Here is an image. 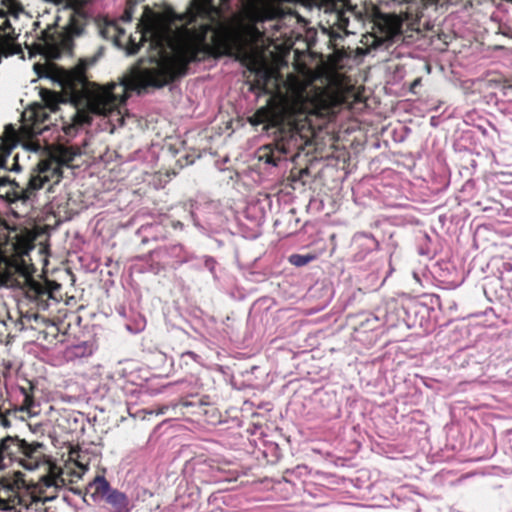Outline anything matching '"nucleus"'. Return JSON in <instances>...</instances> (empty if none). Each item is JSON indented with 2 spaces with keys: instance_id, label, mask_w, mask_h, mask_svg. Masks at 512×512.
I'll return each mask as SVG.
<instances>
[{
  "instance_id": "obj_6",
  "label": "nucleus",
  "mask_w": 512,
  "mask_h": 512,
  "mask_svg": "<svg viewBox=\"0 0 512 512\" xmlns=\"http://www.w3.org/2000/svg\"><path fill=\"white\" fill-rule=\"evenodd\" d=\"M66 485V479L63 477V471L56 465L49 467L48 474L41 477L37 484L40 494H44L43 501H51L56 498V491Z\"/></svg>"
},
{
  "instance_id": "obj_9",
  "label": "nucleus",
  "mask_w": 512,
  "mask_h": 512,
  "mask_svg": "<svg viewBox=\"0 0 512 512\" xmlns=\"http://www.w3.org/2000/svg\"><path fill=\"white\" fill-rule=\"evenodd\" d=\"M94 352V345L91 342L83 341L68 346L65 349L64 357L68 361H76L91 356Z\"/></svg>"
},
{
  "instance_id": "obj_1",
  "label": "nucleus",
  "mask_w": 512,
  "mask_h": 512,
  "mask_svg": "<svg viewBox=\"0 0 512 512\" xmlns=\"http://www.w3.org/2000/svg\"><path fill=\"white\" fill-rule=\"evenodd\" d=\"M91 1L69 0L62 11L68 17V22L59 29L56 27L59 16H56L53 23L47 24L41 36L32 45L26 46L30 57L40 54L48 60L70 55L74 37L82 35L90 19L88 5Z\"/></svg>"
},
{
  "instance_id": "obj_23",
  "label": "nucleus",
  "mask_w": 512,
  "mask_h": 512,
  "mask_svg": "<svg viewBox=\"0 0 512 512\" xmlns=\"http://www.w3.org/2000/svg\"><path fill=\"white\" fill-rule=\"evenodd\" d=\"M172 227L174 229H182L183 228V223L180 222V221H173L172 222Z\"/></svg>"
},
{
  "instance_id": "obj_2",
  "label": "nucleus",
  "mask_w": 512,
  "mask_h": 512,
  "mask_svg": "<svg viewBox=\"0 0 512 512\" xmlns=\"http://www.w3.org/2000/svg\"><path fill=\"white\" fill-rule=\"evenodd\" d=\"M79 154V150L73 147L58 146L49 159L40 161L32 170L25 187H20L14 182L11 183L17 188L15 191L17 198L22 201L30 200L38 190L44 188L45 184H49L48 190L50 191L53 185L61 181L62 167L69 166Z\"/></svg>"
},
{
  "instance_id": "obj_15",
  "label": "nucleus",
  "mask_w": 512,
  "mask_h": 512,
  "mask_svg": "<svg viewBox=\"0 0 512 512\" xmlns=\"http://www.w3.org/2000/svg\"><path fill=\"white\" fill-rule=\"evenodd\" d=\"M278 14V10L269 5H263L260 9L257 18L259 20L272 19L275 18Z\"/></svg>"
},
{
  "instance_id": "obj_10",
  "label": "nucleus",
  "mask_w": 512,
  "mask_h": 512,
  "mask_svg": "<svg viewBox=\"0 0 512 512\" xmlns=\"http://www.w3.org/2000/svg\"><path fill=\"white\" fill-rule=\"evenodd\" d=\"M16 499L14 484L5 479L0 480V509H11L15 505Z\"/></svg>"
},
{
  "instance_id": "obj_17",
  "label": "nucleus",
  "mask_w": 512,
  "mask_h": 512,
  "mask_svg": "<svg viewBox=\"0 0 512 512\" xmlns=\"http://www.w3.org/2000/svg\"><path fill=\"white\" fill-rule=\"evenodd\" d=\"M359 240H362V244L365 245L369 250L376 249L378 246V242L371 235H362L359 237Z\"/></svg>"
},
{
  "instance_id": "obj_16",
  "label": "nucleus",
  "mask_w": 512,
  "mask_h": 512,
  "mask_svg": "<svg viewBox=\"0 0 512 512\" xmlns=\"http://www.w3.org/2000/svg\"><path fill=\"white\" fill-rule=\"evenodd\" d=\"M51 69H52L51 65H48V64H44V65L39 64V63L34 64V70L39 77L53 78L54 76L51 74Z\"/></svg>"
},
{
  "instance_id": "obj_25",
  "label": "nucleus",
  "mask_w": 512,
  "mask_h": 512,
  "mask_svg": "<svg viewBox=\"0 0 512 512\" xmlns=\"http://www.w3.org/2000/svg\"><path fill=\"white\" fill-rule=\"evenodd\" d=\"M1 423H2V425H3V426H5V427H9V426H10L9 421H8L6 418H3V417H2V418H1Z\"/></svg>"
},
{
  "instance_id": "obj_3",
  "label": "nucleus",
  "mask_w": 512,
  "mask_h": 512,
  "mask_svg": "<svg viewBox=\"0 0 512 512\" xmlns=\"http://www.w3.org/2000/svg\"><path fill=\"white\" fill-rule=\"evenodd\" d=\"M312 4L328 16L327 23L346 33H354L355 28L363 21L362 10L352 6L348 0H311Z\"/></svg>"
},
{
  "instance_id": "obj_5",
  "label": "nucleus",
  "mask_w": 512,
  "mask_h": 512,
  "mask_svg": "<svg viewBox=\"0 0 512 512\" xmlns=\"http://www.w3.org/2000/svg\"><path fill=\"white\" fill-rule=\"evenodd\" d=\"M90 487L94 489L92 496L102 497L109 505L111 512H130L131 505L126 494L111 488L105 477L96 476L90 483Z\"/></svg>"
},
{
  "instance_id": "obj_11",
  "label": "nucleus",
  "mask_w": 512,
  "mask_h": 512,
  "mask_svg": "<svg viewBox=\"0 0 512 512\" xmlns=\"http://www.w3.org/2000/svg\"><path fill=\"white\" fill-rule=\"evenodd\" d=\"M285 150L276 145L274 148L270 145L264 146L259 151V160L272 166H277Z\"/></svg>"
},
{
  "instance_id": "obj_26",
  "label": "nucleus",
  "mask_w": 512,
  "mask_h": 512,
  "mask_svg": "<svg viewBox=\"0 0 512 512\" xmlns=\"http://www.w3.org/2000/svg\"><path fill=\"white\" fill-rule=\"evenodd\" d=\"M39 25H40V22H39V21H38V22H35V26L39 27Z\"/></svg>"
},
{
  "instance_id": "obj_19",
  "label": "nucleus",
  "mask_w": 512,
  "mask_h": 512,
  "mask_svg": "<svg viewBox=\"0 0 512 512\" xmlns=\"http://www.w3.org/2000/svg\"><path fill=\"white\" fill-rule=\"evenodd\" d=\"M296 100L300 103V106L298 108H295V110L299 113H311L313 112V108L307 107V104L303 102V96L298 95Z\"/></svg>"
},
{
  "instance_id": "obj_20",
  "label": "nucleus",
  "mask_w": 512,
  "mask_h": 512,
  "mask_svg": "<svg viewBox=\"0 0 512 512\" xmlns=\"http://www.w3.org/2000/svg\"><path fill=\"white\" fill-rule=\"evenodd\" d=\"M204 265L210 272H214L215 260L212 257H206L204 260Z\"/></svg>"
},
{
  "instance_id": "obj_13",
  "label": "nucleus",
  "mask_w": 512,
  "mask_h": 512,
  "mask_svg": "<svg viewBox=\"0 0 512 512\" xmlns=\"http://www.w3.org/2000/svg\"><path fill=\"white\" fill-rule=\"evenodd\" d=\"M15 143L13 137L2 138L0 143V168L6 167V161L9 157Z\"/></svg>"
},
{
  "instance_id": "obj_7",
  "label": "nucleus",
  "mask_w": 512,
  "mask_h": 512,
  "mask_svg": "<svg viewBox=\"0 0 512 512\" xmlns=\"http://www.w3.org/2000/svg\"><path fill=\"white\" fill-rule=\"evenodd\" d=\"M380 31L384 34L385 39H393L399 35L402 30V20L397 15L383 14L377 20Z\"/></svg>"
},
{
  "instance_id": "obj_21",
  "label": "nucleus",
  "mask_w": 512,
  "mask_h": 512,
  "mask_svg": "<svg viewBox=\"0 0 512 512\" xmlns=\"http://www.w3.org/2000/svg\"><path fill=\"white\" fill-rule=\"evenodd\" d=\"M255 116L257 117V122L262 123L266 121L265 118L267 117V112L265 110H259Z\"/></svg>"
},
{
  "instance_id": "obj_14",
  "label": "nucleus",
  "mask_w": 512,
  "mask_h": 512,
  "mask_svg": "<svg viewBox=\"0 0 512 512\" xmlns=\"http://www.w3.org/2000/svg\"><path fill=\"white\" fill-rule=\"evenodd\" d=\"M314 259L312 255H301V254H293L289 257V261L291 264L297 267L304 266L311 262Z\"/></svg>"
},
{
  "instance_id": "obj_22",
  "label": "nucleus",
  "mask_w": 512,
  "mask_h": 512,
  "mask_svg": "<svg viewBox=\"0 0 512 512\" xmlns=\"http://www.w3.org/2000/svg\"><path fill=\"white\" fill-rule=\"evenodd\" d=\"M76 465L82 470V473H84L88 469V465L84 464L80 460H76Z\"/></svg>"
},
{
  "instance_id": "obj_18",
  "label": "nucleus",
  "mask_w": 512,
  "mask_h": 512,
  "mask_svg": "<svg viewBox=\"0 0 512 512\" xmlns=\"http://www.w3.org/2000/svg\"><path fill=\"white\" fill-rule=\"evenodd\" d=\"M33 405L34 400L32 396L24 392V400L19 410L22 412H29Z\"/></svg>"
},
{
  "instance_id": "obj_4",
  "label": "nucleus",
  "mask_w": 512,
  "mask_h": 512,
  "mask_svg": "<svg viewBox=\"0 0 512 512\" xmlns=\"http://www.w3.org/2000/svg\"><path fill=\"white\" fill-rule=\"evenodd\" d=\"M21 455L20 463L27 470L38 468L43 457V444L28 443L18 437L7 436L0 443V468L3 467V455Z\"/></svg>"
},
{
  "instance_id": "obj_24",
  "label": "nucleus",
  "mask_w": 512,
  "mask_h": 512,
  "mask_svg": "<svg viewBox=\"0 0 512 512\" xmlns=\"http://www.w3.org/2000/svg\"><path fill=\"white\" fill-rule=\"evenodd\" d=\"M42 110L43 108H40L38 111L35 112V117L37 120H39L40 118H45V114L44 112L42 113Z\"/></svg>"
},
{
  "instance_id": "obj_12",
  "label": "nucleus",
  "mask_w": 512,
  "mask_h": 512,
  "mask_svg": "<svg viewBox=\"0 0 512 512\" xmlns=\"http://www.w3.org/2000/svg\"><path fill=\"white\" fill-rule=\"evenodd\" d=\"M41 101L44 105L43 108H47L50 112H56L59 105L65 103V100L61 95L48 89H42L40 91Z\"/></svg>"
},
{
  "instance_id": "obj_8",
  "label": "nucleus",
  "mask_w": 512,
  "mask_h": 512,
  "mask_svg": "<svg viewBox=\"0 0 512 512\" xmlns=\"http://www.w3.org/2000/svg\"><path fill=\"white\" fill-rule=\"evenodd\" d=\"M98 32L106 40H112L116 44H120V36L124 34V30L118 26L114 20L108 18H100L97 21Z\"/></svg>"
}]
</instances>
